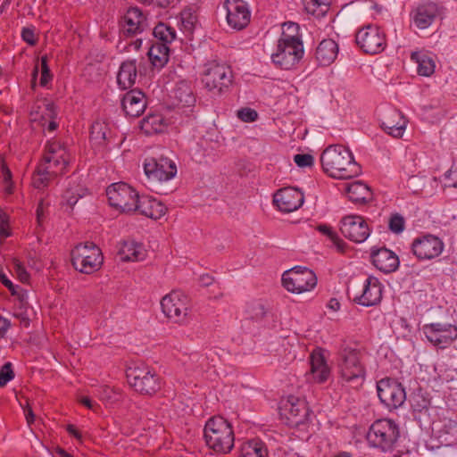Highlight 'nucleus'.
<instances>
[{"label":"nucleus","instance_id":"1","mask_svg":"<svg viewBox=\"0 0 457 457\" xmlns=\"http://www.w3.org/2000/svg\"><path fill=\"white\" fill-rule=\"evenodd\" d=\"M320 162L323 170L335 179H347L361 173V167L353 154L343 145L327 147L321 154Z\"/></svg>","mask_w":457,"mask_h":457},{"label":"nucleus","instance_id":"2","mask_svg":"<svg viewBox=\"0 0 457 457\" xmlns=\"http://www.w3.org/2000/svg\"><path fill=\"white\" fill-rule=\"evenodd\" d=\"M204 439L207 446L213 452L226 454L233 449L234 431L222 417H213L205 424Z\"/></svg>","mask_w":457,"mask_h":457},{"label":"nucleus","instance_id":"3","mask_svg":"<svg viewBox=\"0 0 457 457\" xmlns=\"http://www.w3.org/2000/svg\"><path fill=\"white\" fill-rule=\"evenodd\" d=\"M364 361L365 353L361 349L344 348L337 361L340 378L352 385H361L366 374Z\"/></svg>","mask_w":457,"mask_h":457},{"label":"nucleus","instance_id":"4","mask_svg":"<svg viewBox=\"0 0 457 457\" xmlns=\"http://www.w3.org/2000/svg\"><path fill=\"white\" fill-rule=\"evenodd\" d=\"M399 437L398 425L388 419L376 420L367 433L370 446L386 453L395 450Z\"/></svg>","mask_w":457,"mask_h":457},{"label":"nucleus","instance_id":"5","mask_svg":"<svg viewBox=\"0 0 457 457\" xmlns=\"http://www.w3.org/2000/svg\"><path fill=\"white\" fill-rule=\"evenodd\" d=\"M129 385L139 394L153 395L161 389V379L155 370L145 363H138L127 370Z\"/></svg>","mask_w":457,"mask_h":457},{"label":"nucleus","instance_id":"6","mask_svg":"<svg viewBox=\"0 0 457 457\" xmlns=\"http://www.w3.org/2000/svg\"><path fill=\"white\" fill-rule=\"evenodd\" d=\"M73 267L81 273L92 274L104 262L100 248L92 242L80 243L71 250Z\"/></svg>","mask_w":457,"mask_h":457},{"label":"nucleus","instance_id":"7","mask_svg":"<svg viewBox=\"0 0 457 457\" xmlns=\"http://www.w3.org/2000/svg\"><path fill=\"white\" fill-rule=\"evenodd\" d=\"M202 82L209 92L220 95L231 85L232 71L226 64L210 62L204 66Z\"/></svg>","mask_w":457,"mask_h":457},{"label":"nucleus","instance_id":"8","mask_svg":"<svg viewBox=\"0 0 457 457\" xmlns=\"http://www.w3.org/2000/svg\"><path fill=\"white\" fill-rule=\"evenodd\" d=\"M71 156L64 145L59 141H49L45 146L44 155L40 162L51 174L62 176L67 171Z\"/></svg>","mask_w":457,"mask_h":457},{"label":"nucleus","instance_id":"9","mask_svg":"<svg viewBox=\"0 0 457 457\" xmlns=\"http://www.w3.org/2000/svg\"><path fill=\"white\" fill-rule=\"evenodd\" d=\"M162 311L164 315L174 323H185L190 314V301L180 291H171L164 295L161 301Z\"/></svg>","mask_w":457,"mask_h":457},{"label":"nucleus","instance_id":"10","mask_svg":"<svg viewBox=\"0 0 457 457\" xmlns=\"http://www.w3.org/2000/svg\"><path fill=\"white\" fill-rule=\"evenodd\" d=\"M108 201L113 208L121 212H133L137 211L139 195L138 193L126 183H114L106 189Z\"/></svg>","mask_w":457,"mask_h":457},{"label":"nucleus","instance_id":"11","mask_svg":"<svg viewBox=\"0 0 457 457\" xmlns=\"http://www.w3.org/2000/svg\"><path fill=\"white\" fill-rule=\"evenodd\" d=\"M282 284L288 292L302 294L315 287L317 278L312 270L296 266L284 272Z\"/></svg>","mask_w":457,"mask_h":457},{"label":"nucleus","instance_id":"12","mask_svg":"<svg viewBox=\"0 0 457 457\" xmlns=\"http://www.w3.org/2000/svg\"><path fill=\"white\" fill-rule=\"evenodd\" d=\"M304 54L303 43L278 41L276 50L271 54L272 62L283 70L295 68Z\"/></svg>","mask_w":457,"mask_h":457},{"label":"nucleus","instance_id":"13","mask_svg":"<svg viewBox=\"0 0 457 457\" xmlns=\"http://www.w3.org/2000/svg\"><path fill=\"white\" fill-rule=\"evenodd\" d=\"M279 414L286 424L290 427H296L307 419L309 410L303 400L289 395L280 402Z\"/></svg>","mask_w":457,"mask_h":457},{"label":"nucleus","instance_id":"14","mask_svg":"<svg viewBox=\"0 0 457 457\" xmlns=\"http://www.w3.org/2000/svg\"><path fill=\"white\" fill-rule=\"evenodd\" d=\"M380 401L389 409H396L404 403L406 394L402 384L395 379L383 378L377 384Z\"/></svg>","mask_w":457,"mask_h":457},{"label":"nucleus","instance_id":"15","mask_svg":"<svg viewBox=\"0 0 457 457\" xmlns=\"http://www.w3.org/2000/svg\"><path fill=\"white\" fill-rule=\"evenodd\" d=\"M356 43L365 53L377 54L385 49L386 37L378 27L368 25L357 32Z\"/></svg>","mask_w":457,"mask_h":457},{"label":"nucleus","instance_id":"16","mask_svg":"<svg viewBox=\"0 0 457 457\" xmlns=\"http://www.w3.org/2000/svg\"><path fill=\"white\" fill-rule=\"evenodd\" d=\"M354 301L363 306L378 304L382 298V286L378 279L370 276L363 284L354 285Z\"/></svg>","mask_w":457,"mask_h":457},{"label":"nucleus","instance_id":"17","mask_svg":"<svg viewBox=\"0 0 457 457\" xmlns=\"http://www.w3.org/2000/svg\"><path fill=\"white\" fill-rule=\"evenodd\" d=\"M340 230L346 238L354 243L364 242L370 233L367 222L359 215L344 217L341 220Z\"/></svg>","mask_w":457,"mask_h":457},{"label":"nucleus","instance_id":"18","mask_svg":"<svg viewBox=\"0 0 457 457\" xmlns=\"http://www.w3.org/2000/svg\"><path fill=\"white\" fill-rule=\"evenodd\" d=\"M144 170L149 179L157 181H166L176 175L177 169L174 162L167 157L147 159Z\"/></svg>","mask_w":457,"mask_h":457},{"label":"nucleus","instance_id":"19","mask_svg":"<svg viewBox=\"0 0 457 457\" xmlns=\"http://www.w3.org/2000/svg\"><path fill=\"white\" fill-rule=\"evenodd\" d=\"M444 249L442 240L435 236L428 235L416 238L411 245L413 254L420 260H431L441 254Z\"/></svg>","mask_w":457,"mask_h":457},{"label":"nucleus","instance_id":"20","mask_svg":"<svg viewBox=\"0 0 457 457\" xmlns=\"http://www.w3.org/2000/svg\"><path fill=\"white\" fill-rule=\"evenodd\" d=\"M227 10L228 24L236 30L245 29L250 22V11L247 4L242 0H227L225 2Z\"/></svg>","mask_w":457,"mask_h":457},{"label":"nucleus","instance_id":"21","mask_svg":"<svg viewBox=\"0 0 457 457\" xmlns=\"http://www.w3.org/2000/svg\"><path fill=\"white\" fill-rule=\"evenodd\" d=\"M423 332L429 342L439 348H445L457 337V329L452 325L428 324Z\"/></svg>","mask_w":457,"mask_h":457},{"label":"nucleus","instance_id":"22","mask_svg":"<svg viewBox=\"0 0 457 457\" xmlns=\"http://www.w3.org/2000/svg\"><path fill=\"white\" fill-rule=\"evenodd\" d=\"M304 196L303 192L295 187H284L278 190L273 197L277 207L284 212H292L302 206Z\"/></svg>","mask_w":457,"mask_h":457},{"label":"nucleus","instance_id":"23","mask_svg":"<svg viewBox=\"0 0 457 457\" xmlns=\"http://www.w3.org/2000/svg\"><path fill=\"white\" fill-rule=\"evenodd\" d=\"M310 365V379L317 383H323L328 378L330 369L320 349L314 350L311 353Z\"/></svg>","mask_w":457,"mask_h":457},{"label":"nucleus","instance_id":"24","mask_svg":"<svg viewBox=\"0 0 457 457\" xmlns=\"http://www.w3.org/2000/svg\"><path fill=\"white\" fill-rule=\"evenodd\" d=\"M121 105L128 116L138 117L146 107V99L142 91L130 90L122 97Z\"/></svg>","mask_w":457,"mask_h":457},{"label":"nucleus","instance_id":"25","mask_svg":"<svg viewBox=\"0 0 457 457\" xmlns=\"http://www.w3.org/2000/svg\"><path fill=\"white\" fill-rule=\"evenodd\" d=\"M146 26L145 17L138 8H130L122 19V30L127 36L142 32Z\"/></svg>","mask_w":457,"mask_h":457},{"label":"nucleus","instance_id":"26","mask_svg":"<svg viewBox=\"0 0 457 457\" xmlns=\"http://www.w3.org/2000/svg\"><path fill=\"white\" fill-rule=\"evenodd\" d=\"M372 263L384 273H391L399 266L398 256L386 248H381L372 253Z\"/></svg>","mask_w":457,"mask_h":457},{"label":"nucleus","instance_id":"27","mask_svg":"<svg viewBox=\"0 0 457 457\" xmlns=\"http://www.w3.org/2000/svg\"><path fill=\"white\" fill-rule=\"evenodd\" d=\"M438 15L435 4L429 3L417 7L413 13V22L418 29L428 28Z\"/></svg>","mask_w":457,"mask_h":457},{"label":"nucleus","instance_id":"28","mask_svg":"<svg viewBox=\"0 0 457 457\" xmlns=\"http://www.w3.org/2000/svg\"><path fill=\"white\" fill-rule=\"evenodd\" d=\"M118 254L122 262H139L146 257L143 244L136 241H125L120 245Z\"/></svg>","mask_w":457,"mask_h":457},{"label":"nucleus","instance_id":"29","mask_svg":"<svg viewBox=\"0 0 457 457\" xmlns=\"http://www.w3.org/2000/svg\"><path fill=\"white\" fill-rule=\"evenodd\" d=\"M406 120L400 112H393L382 121V129L394 137H402L406 129Z\"/></svg>","mask_w":457,"mask_h":457},{"label":"nucleus","instance_id":"30","mask_svg":"<svg viewBox=\"0 0 457 457\" xmlns=\"http://www.w3.org/2000/svg\"><path fill=\"white\" fill-rule=\"evenodd\" d=\"M338 46L332 39L322 40L316 49V60L322 66L330 65L337 58Z\"/></svg>","mask_w":457,"mask_h":457},{"label":"nucleus","instance_id":"31","mask_svg":"<svg viewBox=\"0 0 457 457\" xmlns=\"http://www.w3.org/2000/svg\"><path fill=\"white\" fill-rule=\"evenodd\" d=\"M137 211L148 218L158 220L165 215L167 208L162 203L152 198H142L138 200Z\"/></svg>","mask_w":457,"mask_h":457},{"label":"nucleus","instance_id":"32","mask_svg":"<svg viewBox=\"0 0 457 457\" xmlns=\"http://www.w3.org/2000/svg\"><path fill=\"white\" fill-rule=\"evenodd\" d=\"M137 76L135 60L123 62L120 67L117 76V82L121 89H128L133 87Z\"/></svg>","mask_w":457,"mask_h":457},{"label":"nucleus","instance_id":"33","mask_svg":"<svg viewBox=\"0 0 457 457\" xmlns=\"http://www.w3.org/2000/svg\"><path fill=\"white\" fill-rule=\"evenodd\" d=\"M345 192L353 203H366L371 199L370 187L361 181H354L345 185Z\"/></svg>","mask_w":457,"mask_h":457},{"label":"nucleus","instance_id":"34","mask_svg":"<svg viewBox=\"0 0 457 457\" xmlns=\"http://www.w3.org/2000/svg\"><path fill=\"white\" fill-rule=\"evenodd\" d=\"M167 122L161 114H150L140 121V129L145 135L162 133L167 129Z\"/></svg>","mask_w":457,"mask_h":457},{"label":"nucleus","instance_id":"35","mask_svg":"<svg viewBox=\"0 0 457 457\" xmlns=\"http://www.w3.org/2000/svg\"><path fill=\"white\" fill-rule=\"evenodd\" d=\"M87 193V188L82 187L77 180L71 179L69 181L62 195V199L65 204L72 209L79 199L84 197Z\"/></svg>","mask_w":457,"mask_h":457},{"label":"nucleus","instance_id":"36","mask_svg":"<svg viewBox=\"0 0 457 457\" xmlns=\"http://www.w3.org/2000/svg\"><path fill=\"white\" fill-rule=\"evenodd\" d=\"M241 457H269L266 444L261 440L253 439L242 444Z\"/></svg>","mask_w":457,"mask_h":457},{"label":"nucleus","instance_id":"37","mask_svg":"<svg viewBox=\"0 0 457 457\" xmlns=\"http://www.w3.org/2000/svg\"><path fill=\"white\" fill-rule=\"evenodd\" d=\"M174 97L178 102L177 105L179 107H190L193 106L195 102L190 86L185 81H181L177 85L174 91Z\"/></svg>","mask_w":457,"mask_h":457},{"label":"nucleus","instance_id":"38","mask_svg":"<svg viewBox=\"0 0 457 457\" xmlns=\"http://www.w3.org/2000/svg\"><path fill=\"white\" fill-rule=\"evenodd\" d=\"M411 60L418 64V73L420 76L429 77L435 72L436 64L428 55L418 52L411 54Z\"/></svg>","mask_w":457,"mask_h":457},{"label":"nucleus","instance_id":"39","mask_svg":"<svg viewBox=\"0 0 457 457\" xmlns=\"http://www.w3.org/2000/svg\"><path fill=\"white\" fill-rule=\"evenodd\" d=\"M169 47L164 43L154 44L148 50V56L153 65L162 67L169 60Z\"/></svg>","mask_w":457,"mask_h":457},{"label":"nucleus","instance_id":"40","mask_svg":"<svg viewBox=\"0 0 457 457\" xmlns=\"http://www.w3.org/2000/svg\"><path fill=\"white\" fill-rule=\"evenodd\" d=\"M278 41H284L287 43H303L301 35L299 33V26L297 23L288 21L282 25L281 37Z\"/></svg>","mask_w":457,"mask_h":457},{"label":"nucleus","instance_id":"41","mask_svg":"<svg viewBox=\"0 0 457 457\" xmlns=\"http://www.w3.org/2000/svg\"><path fill=\"white\" fill-rule=\"evenodd\" d=\"M44 168L45 167L39 163L33 174L32 186L37 189H43L46 187L54 179L58 177L51 174L47 169L44 170Z\"/></svg>","mask_w":457,"mask_h":457},{"label":"nucleus","instance_id":"42","mask_svg":"<svg viewBox=\"0 0 457 457\" xmlns=\"http://www.w3.org/2000/svg\"><path fill=\"white\" fill-rule=\"evenodd\" d=\"M108 127L103 122H95L91 126L90 139L96 145H103L106 140Z\"/></svg>","mask_w":457,"mask_h":457},{"label":"nucleus","instance_id":"43","mask_svg":"<svg viewBox=\"0 0 457 457\" xmlns=\"http://www.w3.org/2000/svg\"><path fill=\"white\" fill-rule=\"evenodd\" d=\"M304 7L308 13L320 17L327 12L328 4L321 0H304Z\"/></svg>","mask_w":457,"mask_h":457},{"label":"nucleus","instance_id":"44","mask_svg":"<svg viewBox=\"0 0 457 457\" xmlns=\"http://www.w3.org/2000/svg\"><path fill=\"white\" fill-rule=\"evenodd\" d=\"M318 229L330 239L338 252L343 253L345 251L346 245L345 243L337 236V232H335L331 227L328 225H320L318 227Z\"/></svg>","mask_w":457,"mask_h":457},{"label":"nucleus","instance_id":"45","mask_svg":"<svg viewBox=\"0 0 457 457\" xmlns=\"http://www.w3.org/2000/svg\"><path fill=\"white\" fill-rule=\"evenodd\" d=\"M154 35L156 38L160 39L161 43H170L175 38L174 30L163 23H159L154 29Z\"/></svg>","mask_w":457,"mask_h":457},{"label":"nucleus","instance_id":"46","mask_svg":"<svg viewBox=\"0 0 457 457\" xmlns=\"http://www.w3.org/2000/svg\"><path fill=\"white\" fill-rule=\"evenodd\" d=\"M38 108L43 109L42 110V119L43 120H46V119L51 120L48 122L47 130L50 132L55 130L57 128V123L54 120H53L54 119V117L56 116L54 104L49 102H46V103H44L43 107L39 106Z\"/></svg>","mask_w":457,"mask_h":457},{"label":"nucleus","instance_id":"47","mask_svg":"<svg viewBox=\"0 0 457 457\" xmlns=\"http://www.w3.org/2000/svg\"><path fill=\"white\" fill-rule=\"evenodd\" d=\"M427 178L423 175H413L411 176L407 180L408 187L412 191L413 194H420L427 183Z\"/></svg>","mask_w":457,"mask_h":457},{"label":"nucleus","instance_id":"48","mask_svg":"<svg viewBox=\"0 0 457 457\" xmlns=\"http://www.w3.org/2000/svg\"><path fill=\"white\" fill-rule=\"evenodd\" d=\"M247 312L249 317L254 320H260L266 315V310L262 303H253L249 305Z\"/></svg>","mask_w":457,"mask_h":457},{"label":"nucleus","instance_id":"49","mask_svg":"<svg viewBox=\"0 0 457 457\" xmlns=\"http://www.w3.org/2000/svg\"><path fill=\"white\" fill-rule=\"evenodd\" d=\"M237 116L244 122H253L258 119L257 112L249 107H245L238 110Z\"/></svg>","mask_w":457,"mask_h":457},{"label":"nucleus","instance_id":"50","mask_svg":"<svg viewBox=\"0 0 457 457\" xmlns=\"http://www.w3.org/2000/svg\"><path fill=\"white\" fill-rule=\"evenodd\" d=\"M14 378L11 362H6L0 370V386H4Z\"/></svg>","mask_w":457,"mask_h":457},{"label":"nucleus","instance_id":"51","mask_svg":"<svg viewBox=\"0 0 457 457\" xmlns=\"http://www.w3.org/2000/svg\"><path fill=\"white\" fill-rule=\"evenodd\" d=\"M13 270L16 272L18 278L22 282L26 283L29 279V274L27 272L23 264L17 258L12 259Z\"/></svg>","mask_w":457,"mask_h":457},{"label":"nucleus","instance_id":"52","mask_svg":"<svg viewBox=\"0 0 457 457\" xmlns=\"http://www.w3.org/2000/svg\"><path fill=\"white\" fill-rule=\"evenodd\" d=\"M52 79V75L50 73L49 67L47 65V57L43 56L41 58V78H40V85L42 87H46L47 83Z\"/></svg>","mask_w":457,"mask_h":457},{"label":"nucleus","instance_id":"53","mask_svg":"<svg viewBox=\"0 0 457 457\" xmlns=\"http://www.w3.org/2000/svg\"><path fill=\"white\" fill-rule=\"evenodd\" d=\"M389 228L394 233H401L404 228V220L402 216L395 214L390 218Z\"/></svg>","mask_w":457,"mask_h":457},{"label":"nucleus","instance_id":"54","mask_svg":"<svg viewBox=\"0 0 457 457\" xmlns=\"http://www.w3.org/2000/svg\"><path fill=\"white\" fill-rule=\"evenodd\" d=\"M195 21L196 17L189 10L181 12V21L186 29L192 30Z\"/></svg>","mask_w":457,"mask_h":457},{"label":"nucleus","instance_id":"55","mask_svg":"<svg viewBox=\"0 0 457 457\" xmlns=\"http://www.w3.org/2000/svg\"><path fill=\"white\" fill-rule=\"evenodd\" d=\"M294 161L301 168L310 167L313 164V156L308 154H295Z\"/></svg>","mask_w":457,"mask_h":457},{"label":"nucleus","instance_id":"56","mask_svg":"<svg viewBox=\"0 0 457 457\" xmlns=\"http://www.w3.org/2000/svg\"><path fill=\"white\" fill-rule=\"evenodd\" d=\"M445 179L448 180L446 187L457 188V165L446 172Z\"/></svg>","mask_w":457,"mask_h":457},{"label":"nucleus","instance_id":"57","mask_svg":"<svg viewBox=\"0 0 457 457\" xmlns=\"http://www.w3.org/2000/svg\"><path fill=\"white\" fill-rule=\"evenodd\" d=\"M9 227V217L7 214L0 213V237H7L10 236L8 231Z\"/></svg>","mask_w":457,"mask_h":457},{"label":"nucleus","instance_id":"58","mask_svg":"<svg viewBox=\"0 0 457 457\" xmlns=\"http://www.w3.org/2000/svg\"><path fill=\"white\" fill-rule=\"evenodd\" d=\"M21 37L30 46H34L37 43L34 31L31 29L24 28L21 32Z\"/></svg>","mask_w":457,"mask_h":457},{"label":"nucleus","instance_id":"59","mask_svg":"<svg viewBox=\"0 0 457 457\" xmlns=\"http://www.w3.org/2000/svg\"><path fill=\"white\" fill-rule=\"evenodd\" d=\"M113 394H114L113 389L110 388L107 386H104L101 387L100 398H101V400L105 401V402H112Z\"/></svg>","mask_w":457,"mask_h":457},{"label":"nucleus","instance_id":"60","mask_svg":"<svg viewBox=\"0 0 457 457\" xmlns=\"http://www.w3.org/2000/svg\"><path fill=\"white\" fill-rule=\"evenodd\" d=\"M1 177L4 183L12 182V173L4 162L1 164Z\"/></svg>","mask_w":457,"mask_h":457},{"label":"nucleus","instance_id":"61","mask_svg":"<svg viewBox=\"0 0 457 457\" xmlns=\"http://www.w3.org/2000/svg\"><path fill=\"white\" fill-rule=\"evenodd\" d=\"M0 279L1 282L12 292V295H16L17 292L15 291L14 285L12 283V281L7 278V276L0 272Z\"/></svg>","mask_w":457,"mask_h":457},{"label":"nucleus","instance_id":"62","mask_svg":"<svg viewBox=\"0 0 457 457\" xmlns=\"http://www.w3.org/2000/svg\"><path fill=\"white\" fill-rule=\"evenodd\" d=\"M24 414L29 425L34 422L35 415L31 407L29 404H27V406L24 408Z\"/></svg>","mask_w":457,"mask_h":457},{"label":"nucleus","instance_id":"63","mask_svg":"<svg viewBox=\"0 0 457 457\" xmlns=\"http://www.w3.org/2000/svg\"><path fill=\"white\" fill-rule=\"evenodd\" d=\"M10 324L8 320L0 315V337H3L7 331Z\"/></svg>","mask_w":457,"mask_h":457},{"label":"nucleus","instance_id":"64","mask_svg":"<svg viewBox=\"0 0 457 457\" xmlns=\"http://www.w3.org/2000/svg\"><path fill=\"white\" fill-rule=\"evenodd\" d=\"M328 309L333 312H337L340 309V303L336 298H331L328 303Z\"/></svg>","mask_w":457,"mask_h":457}]
</instances>
